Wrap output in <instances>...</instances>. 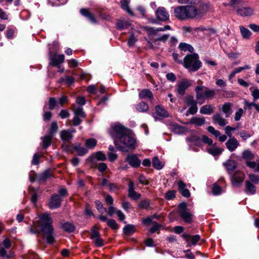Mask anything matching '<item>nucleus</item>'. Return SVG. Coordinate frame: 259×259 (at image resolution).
<instances>
[{
    "label": "nucleus",
    "instance_id": "4",
    "mask_svg": "<svg viewBox=\"0 0 259 259\" xmlns=\"http://www.w3.org/2000/svg\"><path fill=\"white\" fill-rule=\"evenodd\" d=\"M183 64L189 72H195L199 70L202 66L199 56L196 53L186 55L184 58Z\"/></svg>",
    "mask_w": 259,
    "mask_h": 259
},
{
    "label": "nucleus",
    "instance_id": "50",
    "mask_svg": "<svg viewBox=\"0 0 259 259\" xmlns=\"http://www.w3.org/2000/svg\"><path fill=\"white\" fill-rule=\"evenodd\" d=\"M58 130V126L57 121H54L52 122L51 124L50 128L49 135H52L53 136V135L55 134L57 132Z\"/></svg>",
    "mask_w": 259,
    "mask_h": 259
},
{
    "label": "nucleus",
    "instance_id": "42",
    "mask_svg": "<svg viewBox=\"0 0 259 259\" xmlns=\"http://www.w3.org/2000/svg\"><path fill=\"white\" fill-rule=\"evenodd\" d=\"M97 140L93 138H90L85 141V145L88 149H93L97 145Z\"/></svg>",
    "mask_w": 259,
    "mask_h": 259
},
{
    "label": "nucleus",
    "instance_id": "27",
    "mask_svg": "<svg viewBox=\"0 0 259 259\" xmlns=\"http://www.w3.org/2000/svg\"><path fill=\"white\" fill-rule=\"evenodd\" d=\"M233 104L229 102L225 103L222 106V111L225 114L226 117H229L232 113Z\"/></svg>",
    "mask_w": 259,
    "mask_h": 259
},
{
    "label": "nucleus",
    "instance_id": "24",
    "mask_svg": "<svg viewBox=\"0 0 259 259\" xmlns=\"http://www.w3.org/2000/svg\"><path fill=\"white\" fill-rule=\"evenodd\" d=\"M214 107L210 104H206L201 107L199 112L202 114L210 115L214 112Z\"/></svg>",
    "mask_w": 259,
    "mask_h": 259
},
{
    "label": "nucleus",
    "instance_id": "16",
    "mask_svg": "<svg viewBox=\"0 0 259 259\" xmlns=\"http://www.w3.org/2000/svg\"><path fill=\"white\" fill-rule=\"evenodd\" d=\"M128 196L134 200L139 199L141 195L135 191L134 184L131 180L129 181L128 185Z\"/></svg>",
    "mask_w": 259,
    "mask_h": 259
},
{
    "label": "nucleus",
    "instance_id": "8",
    "mask_svg": "<svg viewBox=\"0 0 259 259\" xmlns=\"http://www.w3.org/2000/svg\"><path fill=\"white\" fill-rule=\"evenodd\" d=\"M65 57L63 54L57 55L56 53L50 52L49 59L50 62L49 65L60 68V65L64 61Z\"/></svg>",
    "mask_w": 259,
    "mask_h": 259
},
{
    "label": "nucleus",
    "instance_id": "36",
    "mask_svg": "<svg viewBox=\"0 0 259 259\" xmlns=\"http://www.w3.org/2000/svg\"><path fill=\"white\" fill-rule=\"evenodd\" d=\"M61 138L65 142H68L72 139V135L68 131L64 130L61 132Z\"/></svg>",
    "mask_w": 259,
    "mask_h": 259
},
{
    "label": "nucleus",
    "instance_id": "33",
    "mask_svg": "<svg viewBox=\"0 0 259 259\" xmlns=\"http://www.w3.org/2000/svg\"><path fill=\"white\" fill-rule=\"evenodd\" d=\"M136 108L137 111L140 112H146L149 110L148 105L143 101L140 102L137 104Z\"/></svg>",
    "mask_w": 259,
    "mask_h": 259
},
{
    "label": "nucleus",
    "instance_id": "21",
    "mask_svg": "<svg viewBox=\"0 0 259 259\" xmlns=\"http://www.w3.org/2000/svg\"><path fill=\"white\" fill-rule=\"evenodd\" d=\"M212 119L214 123H218L221 126H224L227 123V120L219 113L213 115L212 116Z\"/></svg>",
    "mask_w": 259,
    "mask_h": 259
},
{
    "label": "nucleus",
    "instance_id": "53",
    "mask_svg": "<svg viewBox=\"0 0 259 259\" xmlns=\"http://www.w3.org/2000/svg\"><path fill=\"white\" fill-rule=\"evenodd\" d=\"M200 236L199 235H195L193 236H191L190 240V241H191V244L188 243V245L189 246H190L191 245H196L197 243L200 240Z\"/></svg>",
    "mask_w": 259,
    "mask_h": 259
},
{
    "label": "nucleus",
    "instance_id": "64",
    "mask_svg": "<svg viewBox=\"0 0 259 259\" xmlns=\"http://www.w3.org/2000/svg\"><path fill=\"white\" fill-rule=\"evenodd\" d=\"M251 96L253 97V101L255 102L259 99V89H255L251 92Z\"/></svg>",
    "mask_w": 259,
    "mask_h": 259
},
{
    "label": "nucleus",
    "instance_id": "54",
    "mask_svg": "<svg viewBox=\"0 0 259 259\" xmlns=\"http://www.w3.org/2000/svg\"><path fill=\"white\" fill-rule=\"evenodd\" d=\"M107 225L113 230L118 229V225L116 221L113 219H109L107 222Z\"/></svg>",
    "mask_w": 259,
    "mask_h": 259
},
{
    "label": "nucleus",
    "instance_id": "34",
    "mask_svg": "<svg viewBox=\"0 0 259 259\" xmlns=\"http://www.w3.org/2000/svg\"><path fill=\"white\" fill-rule=\"evenodd\" d=\"M53 136L50 135H46L42 137V147L44 149L47 148L52 143Z\"/></svg>",
    "mask_w": 259,
    "mask_h": 259
},
{
    "label": "nucleus",
    "instance_id": "45",
    "mask_svg": "<svg viewBox=\"0 0 259 259\" xmlns=\"http://www.w3.org/2000/svg\"><path fill=\"white\" fill-rule=\"evenodd\" d=\"M172 131L177 134H182L186 131V128L184 126L176 124L173 125Z\"/></svg>",
    "mask_w": 259,
    "mask_h": 259
},
{
    "label": "nucleus",
    "instance_id": "18",
    "mask_svg": "<svg viewBox=\"0 0 259 259\" xmlns=\"http://www.w3.org/2000/svg\"><path fill=\"white\" fill-rule=\"evenodd\" d=\"M82 15L84 16L91 23L94 24H97L98 21L95 15L88 9H82Z\"/></svg>",
    "mask_w": 259,
    "mask_h": 259
},
{
    "label": "nucleus",
    "instance_id": "11",
    "mask_svg": "<svg viewBox=\"0 0 259 259\" xmlns=\"http://www.w3.org/2000/svg\"><path fill=\"white\" fill-rule=\"evenodd\" d=\"M62 202V198L58 194H53L48 203V206L51 209H56L60 207Z\"/></svg>",
    "mask_w": 259,
    "mask_h": 259
},
{
    "label": "nucleus",
    "instance_id": "63",
    "mask_svg": "<svg viewBox=\"0 0 259 259\" xmlns=\"http://www.w3.org/2000/svg\"><path fill=\"white\" fill-rule=\"evenodd\" d=\"M58 193L59 195L61 198L66 197L68 195L67 190L64 187L59 189V190H58Z\"/></svg>",
    "mask_w": 259,
    "mask_h": 259
},
{
    "label": "nucleus",
    "instance_id": "41",
    "mask_svg": "<svg viewBox=\"0 0 259 259\" xmlns=\"http://www.w3.org/2000/svg\"><path fill=\"white\" fill-rule=\"evenodd\" d=\"M243 0H230L229 5L235 11L243 4Z\"/></svg>",
    "mask_w": 259,
    "mask_h": 259
},
{
    "label": "nucleus",
    "instance_id": "52",
    "mask_svg": "<svg viewBox=\"0 0 259 259\" xmlns=\"http://www.w3.org/2000/svg\"><path fill=\"white\" fill-rule=\"evenodd\" d=\"M176 193L175 190H169L165 194V198L166 200H172L176 197Z\"/></svg>",
    "mask_w": 259,
    "mask_h": 259
},
{
    "label": "nucleus",
    "instance_id": "25",
    "mask_svg": "<svg viewBox=\"0 0 259 259\" xmlns=\"http://www.w3.org/2000/svg\"><path fill=\"white\" fill-rule=\"evenodd\" d=\"M245 192L246 194L253 195L256 193V187L250 181L246 180L245 182Z\"/></svg>",
    "mask_w": 259,
    "mask_h": 259
},
{
    "label": "nucleus",
    "instance_id": "55",
    "mask_svg": "<svg viewBox=\"0 0 259 259\" xmlns=\"http://www.w3.org/2000/svg\"><path fill=\"white\" fill-rule=\"evenodd\" d=\"M137 41V38L135 37L133 34H132L131 35H130L128 38L127 42L128 46L129 47H133L135 45Z\"/></svg>",
    "mask_w": 259,
    "mask_h": 259
},
{
    "label": "nucleus",
    "instance_id": "30",
    "mask_svg": "<svg viewBox=\"0 0 259 259\" xmlns=\"http://www.w3.org/2000/svg\"><path fill=\"white\" fill-rule=\"evenodd\" d=\"M246 165L253 170L254 172H259V159L256 160L255 161H251L247 160L245 161Z\"/></svg>",
    "mask_w": 259,
    "mask_h": 259
},
{
    "label": "nucleus",
    "instance_id": "40",
    "mask_svg": "<svg viewBox=\"0 0 259 259\" xmlns=\"http://www.w3.org/2000/svg\"><path fill=\"white\" fill-rule=\"evenodd\" d=\"M123 231L125 234L130 235L135 232V227L133 225H127L123 228Z\"/></svg>",
    "mask_w": 259,
    "mask_h": 259
},
{
    "label": "nucleus",
    "instance_id": "2",
    "mask_svg": "<svg viewBox=\"0 0 259 259\" xmlns=\"http://www.w3.org/2000/svg\"><path fill=\"white\" fill-rule=\"evenodd\" d=\"M53 220L50 215L47 213L40 215L37 225L40 229L42 238L46 240L48 244H52L55 241L54 236V229L52 225Z\"/></svg>",
    "mask_w": 259,
    "mask_h": 259
},
{
    "label": "nucleus",
    "instance_id": "28",
    "mask_svg": "<svg viewBox=\"0 0 259 259\" xmlns=\"http://www.w3.org/2000/svg\"><path fill=\"white\" fill-rule=\"evenodd\" d=\"M139 97L140 99H148L150 100L153 99L152 93L148 89H143L139 93Z\"/></svg>",
    "mask_w": 259,
    "mask_h": 259
},
{
    "label": "nucleus",
    "instance_id": "32",
    "mask_svg": "<svg viewBox=\"0 0 259 259\" xmlns=\"http://www.w3.org/2000/svg\"><path fill=\"white\" fill-rule=\"evenodd\" d=\"M95 159H97V160L101 161H104L106 160V155L101 151H98L95 153V156H92L89 157L88 159V160L93 162L95 160Z\"/></svg>",
    "mask_w": 259,
    "mask_h": 259
},
{
    "label": "nucleus",
    "instance_id": "6",
    "mask_svg": "<svg viewBox=\"0 0 259 259\" xmlns=\"http://www.w3.org/2000/svg\"><path fill=\"white\" fill-rule=\"evenodd\" d=\"M71 109H72L74 117L72 120L73 125L77 126L79 125L80 119L79 116L81 115V97L78 96L76 98L75 103L72 104Z\"/></svg>",
    "mask_w": 259,
    "mask_h": 259
},
{
    "label": "nucleus",
    "instance_id": "17",
    "mask_svg": "<svg viewBox=\"0 0 259 259\" xmlns=\"http://www.w3.org/2000/svg\"><path fill=\"white\" fill-rule=\"evenodd\" d=\"M126 161L133 167H138L141 164V160L135 154H128L126 157Z\"/></svg>",
    "mask_w": 259,
    "mask_h": 259
},
{
    "label": "nucleus",
    "instance_id": "1",
    "mask_svg": "<svg viewBox=\"0 0 259 259\" xmlns=\"http://www.w3.org/2000/svg\"><path fill=\"white\" fill-rule=\"evenodd\" d=\"M109 134L114 140V143L121 151L127 152L135 149L136 140L132 136V131L120 124L112 126Z\"/></svg>",
    "mask_w": 259,
    "mask_h": 259
},
{
    "label": "nucleus",
    "instance_id": "37",
    "mask_svg": "<svg viewBox=\"0 0 259 259\" xmlns=\"http://www.w3.org/2000/svg\"><path fill=\"white\" fill-rule=\"evenodd\" d=\"M179 48L181 51L184 52L188 51L190 53H192L194 51V48L191 45L185 42L180 43L179 46Z\"/></svg>",
    "mask_w": 259,
    "mask_h": 259
},
{
    "label": "nucleus",
    "instance_id": "12",
    "mask_svg": "<svg viewBox=\"0 0 259 259\" xmlns=\"http://www.w3.org/2000/svg\"><path fill=\"white\" fill-rule=\"evenodd\" d=\"M230 176L232 184L235 186H239L243 181L245 177L244 174L240 171L233 172Z\"/></svg>",
    "mask_w": 259,
    "mask_h": 259
},
{
    "label": "nucleus",
    "instance_id": "61",
    "mask_svg": "<svg viewBox=\"0 0 259 259\" xmlns=\"http://www.w3.org/2000/svg\"><path fill=\"white\" fill-rule=\"evenodd\" d=\"M187 204L186 202H182L178 205V213L179 214L182 213V212L187 210Z\"/></svg>",
    "mask_w": 259,
    "mask_h": 259
},
{
    "label": "nucleus",
    "instance_id": "10",
    "mask_svg": "<svg viewBox=\"0 0 259 259\" xmlns=\"http://www.w3.org/2000/svg\"><path fill=\"white\" fill-rule=\"evenodd\" d=\"M155 112L152 113L155 121L161 119L163 118L168 117L169 113L162 106L156 105L155 107Z\"/></svg>",
    "mask_w": 259,
    "mask_h": 259
},
{
    "label": "nucleus",
    "instance_id": "58",
    "mask_svg": "<svg viewBox=\"0 0 259 259\" xmlns=\"http://www.w3.org/2000/svg\"><path fill=\"white\" fill-rule=\"evenodd\" d=\"M49 108L50 110H53L56 105V100L55 98L51 97L49 99Z\"/></svg>",
    "mask_w": 259,
    "mask_h": 259
},
{
    "label": "nucleus",
    "instance_id": "13",
    "mask_svg": "<svg viewBox=\"0 0 259 259\" xmlns=\"http://www.w3.org/2000/svg\"><path fill=\"white\" fill-rule=\"evenodd\" d=\"M156 19L160 21L164 22L169 19V15L164 7L158 8L155 12Z\"/></svg>",
    "mask_w": 259,
    "mask_h": 259
},
{
    "label": "nucleus",
    "instance_id": "14",
    "mask_svg": "<svg viewBox=\"0 0 259 259\" xmlns=\"http://www.w3.org/2000/svg\"><path fill=\"white\" fill-rule=\"evenodd\" d=\"M196 13L194 19L200 20L208 10V5L206 4H201L198 9L196 8Z\"/></svg>",
    "mask_w": 259,
    "mask_h": 259
},
{
    "label": "nucleus",
    "instance_id": "38",
    "mask_svg": "<svg viewBox=\"0 0 259 259\" xmlns=\"http://www.w3.org/2000/svg\"><path fill=\"white\" fill-rule=\"evenodd\" d=\"M61 228L65 232L71 233L74 231V226L73 224L65 223L64 224H62L61 226Z\"/></svg>",
    "mask_w": 259,
    "mask_h": 259
},
{
    "label": "nucleus",
    "instance_id": "23",
    "mask_svg": "<svg viewBox=\"0 0 259 259\" xmlns=\"http://www.w3.org/2000/svg\"><path fill=\"white\" fill-rule=\"evenodd\" d=\"M205 123V119L204 117H200L197 116H193L189 122V123L195 125L197 126H201L204 124Z\"/></svg>",
    "mask_w": 259,
    "mask_h": 259
},
{
    "label": "nucleus",
    "instance_id": "39",
    "mask_svg": "<svg viewBox=\"0 0 259 259\" xmlns=\"http://www.w3.org/2000/svg\"><path fill=\"white\" fill-rule=\"evenodd\" d=\"M244 108L250 110L251 109L252 106H253L256 111L259 112V105L255 103L254 101L253 102L249 103L246 100H244Z\"/></svg>",
    "mask_w": 259,
    "mask_h": 259
},
{
    "label": "nucleus",
    "instance_id": "43",
    "mask_svg": "<svg viewBox=\"0 0 259 259\" xmlns=\"http://www.w3.org/2000/svg\"><path fill=\"white\" fill-rule=\"evenodd\" d=\"M152 164L155 168L158 170L162 169L163 166L157 157H154L152 159Z\"/></svg>",
    "mask_w": 259,
    "mask_h": 259
},
{
    "label": "nucleus",
    "instance_id": "31",
    "mask_svg": "<svg viewBox=\"0 0 259 259\" xmlns=\"http://www.w3.org/2000/svg\"><path fill=\"white\" fill-rule=\"evenodd\" d=\"M131 25V23L128 21H124L122 20H118L116 23V27L119 30H123L128 28Z\"/></svg>",
    "mask_w": 259,
    "mask_h": 259
},
{
    "label": "nucleus",
    "instance_id": "49",
    "mask_svg": "<svg viewBox=\"0 0 259 259\" xmlns=\"http://www.w3.org/2000/svg\"><path fill=\"white\" fill-rule=\"evenodd\" d=\"M249 181H250L251 183H253L254 184H257L259 183V175L254 174H250L248 175Z\"/></svg>",
    "mask_w": 259,
    "mask_h": 259
},
{
    "label": "nucleus",
    "instance_id": "15",
    "mask_svg": "<svg viewBox=\"0 0 259 259\" xmlns=\"http://www.w3.org/2000/svg\"><path fill=\"white\" fill-rule=\"evenodd\" d=\"M226 148L230 152L234 151L239 146L240 144L238 140L234 137L230 138L226 142Z\"/></svg>",
    "mask_w": 259,
    "mask_h": 259
},
{
    "label": "nucleus",
    "instance_id": "44",
    "mask_svg": "<svg viewBox=\"0 0 259 259\" xmlns=\"http://www.w3.org/2000/svg\"><path fill=\"white\" fill-rule=\"evenodd\" d=\"M242 157L246 161H251L254 158V154L250 150H246L242 153Z\"/></svg>",
    "mask_w": 259,
    "mask_h": 259
},
{
    "label": "nucleus",
    "instance_id": "22",
    "mask_svg": "<svg viewBox=\"0 0 259 259\" xmlns=\"http://www.w3.org/2000/svg\"><path fill=\"white\" fill-rule=\"evenodd\" d=\"M53 175V170L51 169H47L38 176V181L40 183H45L48 179L52 177Z\"/></svg>",
    "mask_w": 259,
    "mask_h": 259
},
{
    "label": "nucleus",
    "instance_id": "5",
    "mask_svg": "<svg viewBox=\"0 0 259 259\" xmlns=\"http://www.w3.org/2000/svg\"><path fill=\"white\" fill-rule=\"evenodd\" d=\"M195 91L197 100L204 98L211 99L215 95V92L214 90L209 89L203 85L197 86L195 89Z\"/></svg>",
    "mask_w": 259,
    "mask_h": 259
},
{
    "label": "nucleus",
    "instance_id": "62",
    "mask_svg": "<svg viewBox=\"0 0 259 259\" xmlns=\"http://www.w3.org/2000/svg\"><path fill=\"white\" fill-rule=\"evenodd\" d=\"M97 247H101L104 245L103 240L100 236L93 240Z\"/></svg>",
    "mask_w": 259,
    "mask_h": 259
},
{
    "label": "nucleus",
    "instance_id": "46",
    "mask_svg": "<svg viewBox=\"0 0 259 259\" xmlns=\"http://www.w3.org/2000/svg\"><path fill=\"white\" fill-rule=\"evenodd\" d=\"M239 28H240V32H241V34L242 37L244 38H246V39L248 38L251 35L250 31L248 29L242 26H240L239 27Z\"/></svg>",
    "mask_w": 259,
    "mask_h": 259
},
{
    "label": "nucleus",
    "instance_id": "47",
    "mask_svg": "<svg viewBox=\"0 0 259 259\" xmlns=\"http://www.w3.org/2000/svg\"><path fill=\"white\" fill-rule=\"evenodd\" d=\"M169 34H163L162 36L153 39V42L156 46H159L160 45L159 41L165 42L167 40Z\"/></svg>",
    "mask_w": 259,
    "mask_h": 259
},
{
    "label": "nucleus",
    "instance_id": "60",
    "mask_svg": "<svg viewBox=\"0 0 259 259\" xmlns=\"http://www.w3.org/2000/svg\"><path fill=\"white\" fill-rule=\"evenodd\" d=\"M149 201L147 200H144L140 202L139 207L142 209H147L149 207Z\"/></svg>",
    "mask_w": 259,
    "mask_h": 259
},
{
    "label": "nucleus",
    "instance_id": "48",
    "mask_svg": "<svg viewBox=\"0 0 259 259\" xmlns=\"http://www.w3.org/2000/svg\"><path fill=\"white\" fill-rule=\"evenodd\" d=\"M208 152L213 156H217L221 154L222 151L218 147H213L207 149Z\"/></svg>",
    "mask_w": 259,
    "mask_h": 259
},
{
    "label": "nucleus",
    "instance_id": "57",
    "mask_svg": "<svg viewBox=\"0 0 259 259\" xmlns=\"http://www.w3.org/2000/svg\"><path fill=\"white\" fill-rule=\"evenodd\" d=\"M189 142H194L196 145H198L200 142V139L196 136H191L187 139Z\"/></svg>",
    "mask_w": 259,
    "mask_h": 259
},
{
    "label": "nucleus",
    "instance_id": "56",
    "mask_svg": "<svg viewBox=\"0 0 259 259\" xmlns=\"http://www.w3.org/2000/svg\"><path fill=\"white\" fill-rule=\"evenodd\" d=\"M95 204L97 209L100 213H103L106 211V208L103 206L102 203L100 201H96Z\"/></svg>",
    "mask_w": 259,
    "mask_h": 259
},
{
    "label": "nucleus",
    "instance_id": "19",
    "mask_svg": "<svg viewBox=\"0 0 259 259\" xmlns=\"http://www.w3.org/2000/svg\"><path fill=\"white\" fill-rule=\"evenodd\" d=\"M223 165L225 166L228 172L230 175H232L234 170L237 167V162L235 160L232 159H228L226 162L223 163Z\"/></svg>",
    "mask_w": 259,
    "mask_h": 259
},
{
    "label": "nucleus",
    "instance_id": "20",
    "mask_svg": "<svg viewBox=\"0 0 259 259\" xmlns=\"http://www.w3.org/2000/svg\"><path fill=\"white\" fill-rule=\"evenodd\" d=\"M178 190L181 195L186 198H189L190 196L189 190L186 188V185L182 181H179L178 183Z\"/></svg>",
    "mask_w": 259,
    "mask_h": 259
},
{
    "label": "nucleus",
    "instance_id": "59",
    "mask_svg": "<svg viewBox=\"0 0 259 259\" xmlns=\"http://www.w3.org/2000/svg\"><path fill=\"white\" fill-rule=\"evenodd\" d=\"M235 130V128L232 127L230 125H227L225 128V133L229 138H232V132Z\"/></svg>",
    "mask_w": 259,
    "mask_h": 259
},
{
    "label": "nucleus",
    "instance_id": "7",
    "mask_svg": "<svg viewBox=\"0 0 259 259\" xmlns=\"http://www.w3.org/2000/svg\"><path fill=\"white\" fill-rule=\"evenodd\" d=\"M192 81L187 78L182 79L177 85V92L180 96H184L186 90L192 85Z\"/></svg>",
    "mask_w": 259,
    "mask_h": 259
},
{
    "label": "nucleus",
    "instance_id": "51",
    "mask_svg": "<svg viewBox=\"0 0 259 259\" xmlns=\"http://www.w3.org/2000/svg\"><path fill=\"white\" fill-rule=\"evenodd\" d=\"M212 193L214 195H218L222 193V188L216 183L212 185Z\"/></svg>",
    "mask_w": 259,
    "mask_h": 259
},
{
    "label": "nucleus",
    "instance_id": "3",
    "mask_svg": "<svg viewBox=\"0 0 259 259\" xmlns=\"http://www.w3.org/2000/svg\"><path fill=\"white\" fill-rule=\"evenodd\" d=\"M196 13V7L193 6H180L174 10L175 17L181 20L194 19Z\"/></svg>",
    "mask_w": 259,
    "mask_h": 259
},
{
    "label": "nucleus",
    "instance_id": "35",
    "mask_svg": "<svg viewBox=\"0 0 259 259\" xmlns=\"http://www.w3.org/2000/svg\"><path fill=\"white\" fill-rule=\"evenodd\" d=\"M184 103L188 106H192L197 104V101L194 99L193 96L191 95H187L184 98Z\"/></svg>",
    "mask_w": 259,
    "mask_h": 259
},
{
    "label": "nucleus",
    "instance_id": "29",
    "mask_svg": "<svg viewBox=\"0 0 259 259\" xmlns=\"http://www.w3.org/2000/svg\"><path fill=\"white\" fill-rule=\"evenodd\" d=\"M130 3V0H121L120 5L122 9L126 11L131 16H134V13L130 9L129 5Z\"/></svg>",
    "mask_w": 259,
    "mask_h": 259
},
{
    "label": "nucleus",
    "instance_id": "26",
    "mask_svg": "<svg viewBox=\"0 0 259 259\" xmlns=\"http://www.w3.org/2000/svg\"><path fill=\"white\" fill-rule=\"evenodd\" d=\"M180 217L186 223L190 224L193 222V215L187 210L179 214Z\"/></svg>",
    "mask_w": 259,
    "mask_h": 259
},
{
    "label": "nucleus",
    "instance_id": "9",
    "mask_svg": "<svg viewBox=\"0 0 259 259\" xmlns=\"http://www.w3.org/2000/svg\"><path fill=\"white\" fill-rule=\"evenodd\" d=\"M237 15L245 17L252 15L254 10L253 8L244 5V3L235 11Z\"/></svg>",
    "mask_w": 259,
    "mask_h": 259
}]
</instances>
